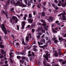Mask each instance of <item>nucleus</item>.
I'll list each match as a JSON object with an SVG mask.
<instances>
[{
  "instance_id": "obj_3",
  "label": "nucleus",
  "mask_w": 66,
  "mask_h": 66,
  "mask_svg": "<svg viewBox=\"0 0 66 66\" xmlns=\"http://www.w3.org/2000/svg\"><path fill=\"white\" fill-rule=\"evenodd\" d=\"M50 55V54H49V52H47L46 54V55L44 54L43 56L44 57H45V59L47 61H48V56H49Z\"/></svg>"
},
{
  "instance_id": "obj_38",
  "label": "nucleus",
  "mask_w": 66,
  "mask_h": 66,
  "mask_svg": "<svg viewBox=\"0 0 66 66\" xmlns=\"http://www.w3.org/2000/svg\"><path fill=\"white\" fill-rule=\"evenodd\" d=\"M41 31L42 32H43V33H45V31L43 29H42L41 30Z\"/></svg>"
},
{
  "instance_id": "obj_5",
  "label": "nucleus",
  "mask_w": 66,
  "mask_h": 66,
  "mask_svg": "<svg viewBox=\"0 0 66 66\" xmlns=\"http://www.w3.org/2000/svg\"><path fill=\"white\" fill-rule=\"evenodd\" d=\"M10 0L7 1L6 2V4L5 5V7H4V9L5 10H6V7H7V6H8V5L10 4Z\"/></svg>"
},
{
  "instance_id": "obj_39",
  "label": "nucleus",
  "mask_w": 66,
  "mask_h": 66,
  "mask_svg": "<svg viewBox=\"0 0 66 66\" xmlns=\"http://www.w3.org/2000/svg\"><path fill=\"white\" fill-rule=\"evenodd\" d=\"M31 5V3L30 2H28V6H29Z\"/></svg>"
},
{
  "instance_id": "obj_53",
  "label": "nucleus",
  "mask_w": 66,
  "mask_h": 66,
  "mask_svg": "<svg viewBox=\"0 0 66 66\" xmlns=\"http://www.w3.org/2000/svg\"><path fill=\"white\" fill-rule=\"evenodd\" d=\"M24 28V26L22 25L21 27V29H23Z\"/></svg>"
},
{
  "instance_id": "obj_47",
  "label": "nucleus",
  "mask_w": 66,
  "mask_h": 66,
  "mask_svg": "<svg viewBox=\"0 0 66 66\" xmlns=\"http://www.w3.org/2000/svg\"><path fill=\"white\" fill-rule=\"evenodd\" d=\"M39 34L40 35H42V34H43V33H42V32H39Z\"/></svg>"
},
{
  "instance_id": "obj_18",
  "label": "nucleus",
  "mask_w": 66,
  "mask_h": 66,
  "mask_svg": "<svg viewBox=\"0 0 66 66\" xmlns=\"http://www.w3.org/2000/svg\"><path fill=\"white\" fill-rule=\"evenodd\" d=\"M1 52L2 53H3V54H5V51H4L3 50H1Z\"/></svg>"
},
{
  "instance_id": "obj_13",
  "label": "nucleus",
  "mask_w": 66,
  "mask_h": 66,
  "mask_svg": "<svg viewBox=\"0 0 66 66\" xmlns=\"http://www.w3.org/2000/svg\"><path fill=\"white\" fill-rule=\"evenodd\" d=\"M6 55H5L4 56V59H2V60H1V61H2H2H4V60H6L7 59V58H6ZM4 62H3V63H4Z\"/></svg>"
},
{
  "instance_id": "obj_62",
  "label": "nucleus",
  "mask_w": 66,
  "mask_h": 66,
  "mask_svg": "<svg viewBox=\"0 0 66 66\" xmlns=\"http://www.w3.org/2000/svg\"><path fill=\"white\" fill-rule=\"evenodd\" d=\"M17 59H19V58H20V56H17Z\"/></svg>"
},
{
  "instance_id": "obj_21",
  "label": "nucleus",
  "mask_w": 66,
  "mask_h": 66,
  "mask_svg": "<svg viewBox=\"0 0 66 66\" xmlns=\"http://www.w3.org/2000/svg\"><path fill=\"white\" fill-rule=\"evenodd\" d=\"M29 18H30V19L32 18V15H31V14H29Z\"/></svg>"
},
{
  "instance_id": "obj_64",
  "label": "nucleus",
  "mask_w": 66,
  "mask_h": 66,
  "mask_svg": "<svg viewBox=\"0 0 66 66\" xmlns=\"http://www.w3.org/2000/svg\"><path fill=\"white\" fill-rule=\"evenodd\" d=\"M52 6H53V7H54L55 6V4H52Z\"/></svg>"
},
{
  "instance_id": "obj_24",
  "label": "nucleus",
  "mask_w": 66,
  "mask_h": 66,
  "mask_svg": "<svg viewBox=\"0 0 66 66\" xmlns=\"http://www.w3.org/2000/svg\"><path fill=\"white\" fill-rule=\"evenodd\" d=\"M35 24H33L31 26V27L32 28H34L35 27Z\"/></svg>"
},
{
  "instance_id": "obj_16",
  "label": "nucleus",
  "mask_w": 66,
  "mask_h": 66,
  "mask_svg": "<svg viewBox=\"0 0 66 66\" xmlns=\"http://www.w3.org/2000/svg\"><path fill=\"white\" fill-rule=\"evenodd\" d=\"M22 55H24L26 54V52H25L24 51H23L22 53H21Z\"/></svg>"
},
{
  "instance_id": "obj_26",
  "label": "nucleus",
  "mask_w": 66,
  "mask_h": 66,
  "mask_svg": "<svg viewBox=\"0 0 66 66\" xmlns=\"http://www.w3.org/2000/svg\"><path fill=\"white\" fill-rule=\"evenodd\" d=\"M45 15V13L44 12H42V16H44Z\"/></svg>"
},
{
  "instance_id": "obj_9",
  "label": "nucleus",
  "mask_w": 66,
  "mask_h": 66,
  "mask_svg": "<svg viewBox=\"0 0 66 66\" xmlns=\"http://www.w3.org/2000/svg\"><path fill=\"white\" fill-rule=\"evenodd\" d=\"M49 22H51L53 21V18L51 17H49V19L47 20Z\"/></svg>"
},
{
  "instance_id": "obj_19",
  "label": "nucleus",
  "mask_w": 66,
  "mask_h": 66,
  "mask_svg": "<svg viewBox=\"0 0 66 66\" xmlns=\"http://www.w3.org/2000/svg\"><path fill=\"white\" fill-rule=\"evenodd\" d=\"M20 3V2L19 1H18V2L15 4V6H16V5H18Z\"/></svg>"
},
{
  "instance_id": "obj_54",
  "label": "nucleus",
  "mask_w": 66,
  "mask_h": 66,
  "mask_svg": "<svg viewBox=\"0 0 66 66\" xmlns=\"http://www.w3.org/2000/svg\"><path fill=\"white\" fill-rule=\"evenodd\" d=\"M45 37V35H43L42 36H41L42 38H44Z\"/></svg>"
},
{
  "instance_id": "obj_46",
  "label": "nucleus",
  "mask_w": 66,
  "mask_h": 66,
  "mask_svg": "<svg viewBox=\"0 0 66 66\" xmlns=\"http://www.w3.org/2000/svg\"><path fill=\"white\" fill-rule=\"evenodd\" d=\"M59 40H61V41H62V40H63V39H62L60 37L59 38Z\"/></svg>"
},
{
  "instance_id": "obj_12",
  "label": "nucleus",
  "mask_w": 66,
  "mask_h": 66,
  "mask_svg": "<svg viewBox=\"0 0 66 66\" xmlns=\"http://www.w3.org/2000/svg\"><path fill=\"white\" fill-rule=\"evenodd\" d=\"M2 42H1L0 43V48H4V46L3 45H2Z\"/></svg>"
},
{
  "instance_id": "obj_43",
  "label": "nucleus",
  "mask_w": 66,
  "mask_h": 66,
  "mask_svg": "<svg viewBox=\"0 0 66 66\" xmlns=\"http://www.w3.org/2000/svg\"><path fill=\"white\" fill-rule=\"evenodd\" d=\"M22 6H23V7H26L27 6V5L23 4Z\"/></svg>"
},
{
  "instance_id": "obj_33",
  "label": "nucleus",
  "mask_w": 66,
  "mask_h": 66,
  "mask_svg": "<svg viewBox=\"0 0 66 66\" xmlns=\"http://www.w3.org/2000/svg\"><path fill=\"white\" fill-rule=\"evenodd\" d=\"M22 24L23 26H24L25 25V21H23L22 22Z\"/></svg>"
},
{
  "instance_id": "obj_11",
  "label": "nucleus",
  "mask_w": 66,
  "mask_h": 66,
  "mask_svg": "<svg viewBox=\"0 0 66 66\" xmlns=\"http://www.w3.org/2000/svg\"><path fill=\"white\" fill-rule=\"evenodd\" d=\"M27 20L28 21L29 23V22H30V23H32V22H33V20L29 19H28Z\"/></svg>"
},
{
  "instance_id": "obj_4",
  "label": "nucleus",
  "mask_w": 66,
  "mask_h": 66,
  "mask_svg": "<svg viewBox=\"0 0 66 66\" xmlns=\"http://www.w3.org/2000/svg\"><path fill=\"white\" fill-rule=\"evenodd\" d=\"M13 45L15 46V47H16V48H18L19 46V43H17V42H16V40H15L13 41Z\"/></svg>"
},
{
  "instance_id": "obj_36",
  "label": "nucleus",
  "mask_w": 66,
  "mask_h": 66,
  "mask_svg": "<svg viewBox=\"0 0 66 66\" xmlns=\"http://www.w3.org/2000/svg\"><path fill=\"white\" fill-rule=\"evenodd\" d=\"M20 62H21L22 63H23L24 62V61L22 60H20Z\"/></svg>"
},
{
  "instance_id": "obj_15",
  "label": "nucleus",
  "mask_w": 66,
  "mask_h": 66,
  "mask_svg": "<svg viewBox=\"0 0 66 66\" xmlns=\"http://www.w3.org/2000/svg\"><path fill=\"white\" fill-rule=\"evenodd\" d=\"M47 47V45H44V46H42L41 47L43 48V49H45V48H46V47Z\"/></svg>"
},
{
  "instance_id": "obj_20",
  "label": "nucleus",
  "mask_w": 66,
  "mask_h": 66,
  "mask_svg": "<svg viewBox=\"0 0 66 66\" xmlns=\"http://www.w3.org/2000/svg\"><path fill=\"white\" fill-rule=\"evenodd\" d=\"M37 37V39H39L41 37H40V36L39 35H38Z\"/></svg>"
},
{
  "instance_id": "obj_57",
  "label": "nucleus",
  "mask_w": 66,
  "mask_h": 66,
  "mask_svg": "<svg viewBox=\"0 0 66 66\" xmlns=\"http://www.w3.org/2000/svg\"><path fill=\"white\" fill-rule=\"evenodd\" d=\"M54 1L56 3H58V2H57V0H54Z\"/></svg>"
},
{
  "instance_id": "obj_63",
  "label": "nucleus",
  "mask_w": 66,
  "mask_h": 66,
  "mask_svg": "<svg viewBox=\"0 0 66 66\" xmlns=\"http://www.w3.org/2000/svg\"><path fill=\"white\" fill-rule=\"evenodd\" d=\"M33 47H34V48H36V47H37V46L36 45H34L33 46Z\"/></svg>"
},
{
  "instance_id": "obj_61",
  "label": "nucleus",
  "mask_w": 66,
  "mask_h": 66,
  "mask_svg": "<svg viewBox=\"0 0 66 66\" xmlns=\"http://www.w3.org/2000/svg\"><path fill=\"white\" fill-rule=\"evenodd\" d=\"M11 36L13 38H14V35H11Z\"/></svg>"
},
{
  "instance_id": "obj_35",
  "label": "nucleus",
  "mask_w": 66,
  "mask_h": 66,
  "mask_svg": "<svg viewBox=\"0 0 66 66\" xmlns=\"http://www.w3.org/2000/svg\"><path fill=\"white\" fill-rule=\"evenodd\" d=\"M30 2L31 3L33 4V0H30Z\"/></svg>"
},
{
  "instance_id": "obj_25",
  "label": "nucleus",
  "mask_w": 66,
  "mask_h": 66,
  "mask_svg": "<svg viewBox=\"0 0 66 66\" xmlns=\"http://www.w3.org/2000/svg\"><path fill=\"white\" fill-rule=\"evenodd\" d=\"M14 10V8H12L11 9H10V10L11 12H14V11H13Z\"/></svg>"
},
{
  "instance_id": "obj_40",
  "label": "nucleus",
  "mask_w": 66,
  "mask_h": 66,
  "mask_svg": "<svg viewBox=\"0 0 66 66\" xmlns=\"http://www.w3.org/2000/svg\"><path fill=\"white\" fill-rule=\"evenodd\" d=\"M58 12V10H55L54 12V13H57Z\"/></svg>"
},
{
  "instance_id": "obj_28",
  "label": "nucleus",
  "mask_w": 66,
  "mask_h": 66,
  "mask_svg": "<svg viewBox=\"0 0 66 66\" xmlns=\"http://www.w3.org/2000/svg\"><path fill=\"white\" fill-rule=\"evenodd\" d=\"M53 32L54 33H57V31L55 30L54 29H53Z\"/></svg>"
},
{
  "instance_id": "obj_32",
  "label": "nucleus",
  "mask_w": 66,
  "mask_h": 66,
  "mask_svg": "<svg viewBox=\"0 0 66 66\" xmlns=\"http://www.w3.org/2000/svg\"><path fill=\"white\" fill-rule=\"evenodd\" d=\"M41 30V28L39 27L38 28V32H39V31H40Z\"/></svg>"
},
{
  "instance_id": "obj_34",
  "label": "nucleus",
  "mask_w": 66,
  "mask_h": 66,
  "mask_svg": "<svg viewBox=\"0 0 66 66\" xmlns=\"http://www.w3.org/2000/svg\"><path fill=\"white\" fill-rule=\"evenodd\" d=\"M9 14V13L7 14H6V18H7V19H8L9 18V17H8V15Z\"/></svg>"
},
{
  "instance_id": "obj_8",
  "label": "nucleus",
  "mask_w": 66,
  "mask_h": 66,
  "mask_svg": "<svg viewBox=\"0 0 66 66\" xmlns=\"http://www.w3.org/2000/svg\"><path fill=\"white\" fill-rule=\"evenodd\" d=\"M46 2H43V5H44V6H42V8H43V9L44 10H45V9H46V8L45 7V6L46 5Z\"/></svg>"
},
{
  "instance_id": "obj_37",
  "label": "nucleus",
  "mask_w": 66,
  "mask_h": 66,
  "mask_svg": "<svg viewBox=\"0 0 66 66\" xmlns=\"http://www.w3.org/2000/svg\"><path fill=\"white\" fill-rule=\"evenodd\" d=\"M10 61L12 63H13V61H12V59L11 58H10Z\"/></svg>"
},
{
  "instance_id": "obj_22",
  "label": "nucleus",
  "mask_w": 66,
  "mask_h": 66,
  "mask_svg": "<svg viewBox=\"0 0 66 66\" xmlns=\"http://www.w3.org/2000/svg\"><path fill=\"white\" fill-rule=\"evenodd\" d=\"M62 65H64V64H65V63H66V61H64L62 62Z\"/></svg>"
},
{
  "instance_id": "obj_31",
  "label": "nucleus",
  "mask_w": 66,
  "mask_h": 66,
  "mask_svg": "<svg viewBox=\"0 0 66 66\" xmlns=\"http://www.w3.org/2000/svg\"><path fill=\"white\" fill-rule=\"evenodd\" d=\"M32 50L34 51H37V50H36V48H34Z\"/></svg>"
},
{
  "instance_id": "obj_7",
  "label": "nucleus",
  "mask_w": 66,
  "mask_h": 66,
  "mask_svg": "<svg viewBox=\"0 0 66 66\" xmlns=\"http://www.w3.org/2000/svg\"><path fill=\"white\" fill-rule=\"evenodd\" d=\"M41 22H42L43 23L42 24V26H43L44 27H46V23H45L44 20L43 19H41Z\"/></svg>"
},
{
  "instance_id": "obj_41",
  "label": "nucleus",
  "mask_w": 66,
  "mask_h": 66,
  "mask_svg": "<svg viewBox=\"0 0 66 66\" xmlns=\"http://www.w3.org/2000/svg\"><path fill=\"white\" fill-rule=\"evenodd\" d=\"M28 35L30 36V37L31 38H32V36H31V34H29Z\"/></svg>"
},
{
  "instance_id": "obj_50",
  "label": "nucleus",
  "mask_w": 66,
  "mask_h": 66,
  "mask_svg": "<svg viewBox=\"0 0 66 66\" xmlns=\"http://www.w3.org/2000/svg\"><path fill=\"white\" fill-rule=\"evenodd\" d=\"M43 64L44 65V66H46V62L45 61L43 62Z\"/></svg>"
},
{
  "instance_id": "obj_49",
  "label": "nucleus",
  "mask_w": 66,
  "mask_h": 66,
  "mask_svg": "<svg viewBox=\"0 0 66 66\" xmlns=\"http://www.w3.org/2000/svg\"><path fill=\"white\" fill-rule=\"evenodd\" d=\"M16 54L18 55H19V54H21V53L20 52H16Z\"/></svg>"
},
{
  "instance_id": "obj_52",
  "label": "nucleus",
  "mask_w": 66,
  "mask_h": 66,
  "mask_svg": "<svg viewBox=\"0 0 66 66\" xmlns=\"http://www.w3.org/2000/svg\"><path fill=\"white\" fill-rule=\"evenodd\" d=\"M3 55H1L0 56V59H2L3 58Z\"/></svg>"
},
{
  "instance_id": "obj_59",
  "label": "nucleus",
  "mask_w": 66,
  "mask_h": 66,
  "mask_svg": "<svg viewBox=\"0 0 66 66\" xmlns=\"http://www.w3.org/2000/svg\"><path fill=\"white\" fill-rule=\"evenodd\" d=\"M37 7H38V8H39V9H40L41 8V7H40L39 6V5H37Z\"/></svg>"
},
{
  "instance_id": "obj_1",
  "label": "nucleus",
  "mask_w": 66,
  "mask_h": 66,
  "mask_svg": "<svg viewBox=\"0 0 66 66\" xmlns=\"http://www.w3.org/2000/svg\"><path fill=\"white\" fill-rule=\"evenodd\" d=\"M0 26L1 28L2 29L3 31H4V33L5 34H6L7 33V32L6 31V28H5V26L4 24H2Z\"/></svg>"
},
{
  "instance_id": "obj_27",
  "label": "nucleus",
  "mask_w": 66,
  "mask_h": 66,
  "mask_svg": "<svg viewBox=\"0 0 66 66\" xmlns=\"http://www.w3.org/2000/svg\"><path fill=\"white\" fill-rule=\"evenodd\" d=\"M14 0H12L11 1V4H13H13L15 3V2H14Z\"/></svg>"
},
{
  "instance_id": "obj_10",
  "label": "nucleus",
  "mask_w": 66,
  "mask_h": 66,
  "mask_svg": "<svg viewBox=\"0 0 66 66\" xmlns=\"http://www.w3.org/2000/svg\"><path fill=\"white\" fill-rule=\"evenodd\" d=\"M29 41V36H27L26 37V43H27Z\"/></svg>"
},
{
  "instance_id": "obj_14",
  "label": "nucleus",
  "mask_w": 66,
  "mask_h": 66,
  "mask_svg": "<svg viewBox=\"0 0 66 66\" xmlns=\"http://www.w3.org/2000/svg\"><path fill=\"white\" fill-rule=\"evenodd\" d=\"M54 56H58V54L56 51H55L54 53Z\"/></svg>"
},
{
  "instance_id": "obj_45",
  "label": "nucleus",
  "mask_w": 66,
  "mask_h": 66,
  "mask_svg": "<svg viewBox=\"0 0 66 66\" xmlns=\"http://www.w3.org/2000/svg\"><path fill=\"white\" fill-rule=\"evenodd\" d=\"M24 2H25L26 4H28V2H27V0H24Z\"/></svg>"
},
{
  "instance_id": "obj_23",
  "label": "nucleus",
  "mask_w": 66,
  "mask_h": 66,
  "mask_svg": "<svg viewBox=\"0 0 66 66\" xmlns=\"http://www.w3.org/2000/svg\"><path fill=\"white\" fill-rule=\"evenodd\" d=\"M62 6L63 7H65V6H66V5H65L64 3H62Z\"/></svg>"
},
{
  "instance_id": "obj_60",
  "label": "nucleus",
  "mask_w": 66,
  "mask_h": 66,
  "mask_svg": "<svg viewBox=\"0 0 66 66\" xmlns=\"http://www.w3.org/2000/svg\"><path fill=\"white\" fill-rule=\"evenodd\" d=\"M17 27L18 29L19 30V26H18V25L17 26Z\"/></svg>"
},
{
  "instance_id": "obj_6",
  "label": "nucleus",
  "mask_w": 66,
  "mask_h": 66,
  "mask_svg": "<svg viewBox=\"0 0 66 66\" xmlns=\"http://www.w3.org/2000/svg\"><path fill=\"white\" fill-rule=\"evenodd\" d=\"M12 18L13 20H15V19L16 20H15V21L16 23H17V21H18V19H17V18L16 17L13 16L12 17Z\"/></svg>"
},
{
  "instance_id": "obj_2",
  "label": "nucleus",
  "mask_w": 66,
  "mask_h": 66,
  "mask_svg": "<svg viewBox=\"0 0 66 66\" xmlns=\"http://www.w3.org/2000/svg\"><path fill=\"white\" fill-rule=\"evenodd\" d=\"M63 13H61L59 15H58V16H62V18H61V19H63V20H66V18H65V15H65L66 13L65 12V11H64L63 12Z\"/></svg>"
},
{
  "instance_id": "obj_30",
  "label": "nucleus",
  "mask_w": 66,
  "mask_h": 66,
  "mask_svg": "<svg viewBox=\"0 0 66 66\" xmlns=\"http://www.w3.org/2000/svg\"><path fill=\"white\" fill-rule=\"evenodd\" d=\"M36 44V42H35V41H34V42H33V43H32L31 44V46H33V44Z\"/></svg>"
},
{
  "instance_id": "obj_17",
  "label": "nucleus",
  "mask_w": 66,
  "mask_h": 66,
  "mask_svg": "<svg viewBox=\"0 0 66 66\" xmlns=\"http://www.w3.org/2000/svg\"><path fill=\"white\" fill-rule=\"evenodd\" d=\"M40 41L42 42H43V43H45V39H42Z\"/></svg>"
},
{
  "instance_id": "obj_55",
  "label": "nucleus",
  "mask_w": 66,
  "mask_h": 66,
  "mask_svg": "<svg viewBox=\"0 0 66 66\" xmlns=\"http://www.w3.org/2000/svg\"><path fill=\"white\" fill-rule=\"evenodd\" d=\"M58 54L59 55H62V54H61V52H58Z\"/></svg>"
},
{
  "instance_id": "obj_29",
  "label": "nucleus",
  "mask_w": 66,
  "mask_h": 66,
  "mask_svg": "<svg viewBox=\"0 0 66 66\" xmlns=\"http://www.w3.org/2000/svg\"><path fill=\"white\" fill-rule=\"evenodd\" d=\"M38 43L39 45H43V44L42 43H40L39 42H38Z\"/></svg>"
},
{
  "instance_id": "obj_48",
  "label": "nucleus",
  "mask_w": 66,
  "mask_h": 66,
  "mask_svg": "<svg viewBox=\"0 0 66 66\" xmlns=\"http://www.w3.org/2000/svg\"><path fill=\"white\" fill-rule=\"evenodd\" d=\"M57 42H58V41L56 40H55L54 41L55 43H57Z\"/></svg>"
},
{
  "instance_id": "obj_56",
  "label": "nucleus",
  "mask_w": 66,
  "mask_h": 66,
  "mask_svg": "<svg viewBox=\"0 0 66 66\" xmlns=\"http://www.w3.org/2000/svg\"><path fill=\"white\" fill-rule=\"evenodd\" d=\"M31 53H32V55H33V56H35V54H34V53H33V52H32Z\"/></svg>"
},
{
  "instance_id": "obj_42",
  "label": "nucleus",
  "mask_w": 66,
  "mask_h": 66,
  "mask_svg": "<svg viewBox=\"0 0 66 66\" xmlns=\"http://www.w3.org/2000/svg\"><path fill=\"white\" fill-rule=\"evenodd\" d=\"M23 18L24 19H23V20H26V16H24L23 17Z\"/></svg>"
},
{
  "instance_id": "obj_58",
  "label": "nucleus",
  "mask_w": 66,
  "mask_h": 66,
  "mask_svg": "<svg viewBox=\"0 0 66 66\" xmlns=\"http://www.w3.org/2000/svg\"><path fill=\"white\" fill-rule=\"evenodd\" d=\"M30 27V25H29L26 27V28H29Z\"/></svg>"
},
{
  "instance_id": "obj_44",
  "label": "nucleus",
  "mask_w": 66,
  "mask_h": 66,
  "mask_svg": "<svg viewBox=\"0 0 66 66\" xmlns=\"http://www.w3.org/2000/svg\"><path fill=\"white\" fill-rule=\"evenodd\" d=\"M32 31L33 33H34V31H35V29H32Z\"/></svg>"
},
{
  "instance_id": "obj_51",
  "label": "nucleus",
  "mask_w": 66,
  "mask_h": 66,
  "mask_svg": "<svg viewBox=\"0 0 66 66\" xmlns=\"http://www.w3.org/2000/svg\"><path fill=\"white\" fill-rule=\"evenodd\" d=\"M11 52H13V49L12 48L10 50Z\"/></svg>"
}]
</instances>
